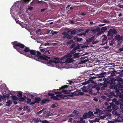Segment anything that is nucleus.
I'll return each mask as SVG.
<instances>
[{
  "mask_svg": "<svg viewBox=\"0 0 123 123\" xmlns=\"http://www.w3.org/2000/svg\"><path fill=\"white\" fill-rule=\"evenodd\" d=\"M41 53L39 51L37 52V54L34 56V59L38 61L41 62L43 61L45 62L47 64H49L53 63L56 64H58L60 66L62 65V64L65 63V62L59 61V58L58 57L54 58L53 60L50 59V58L48 56L43 55L40 56Z\"/></svg>",
  "mask_w": 123,
  "mask_h": 123,
  "instance_id": "obj_1",
  "label": "nucleus"
},
{
  "mask_svg": "<svg viewBox=\"0 0 123 123\" xmlns=\"http://www.w3.org/2000/svg\"><path fill=\"white\" fill-rule=\"evenodd\" d=\"M116 80L117 81L118 84L116 85L115 83H112L110 85V88L112 89H115L116 90L115 92L117 95L120 97L122 98L123 97V88L121 86V84L123 83V81L120 78H117Z\"/></svg>",
  "mask_w": 123,
  "mask_h": 123,
  "instance_id": "obj_2",
  "label": "nucleus"
},
{
  "mask_svg": "<svg viewBox=\"0 0 123 123\" xmlns=\"http://www.w3.org/2000/svg\"><path fill=\"white\" fill-rule=\"evenodd\" d=\"M81 89L83 92H87L88 91V93L89 94H91L92 93V92L94 90H96L98 91L100 90V88L96 85H93L90 84L89 85H88L86 86H84ZM92 93H93V92H92Z\"/></svg>",
  "mask_w": 123,
  "mask_h": 123,
  "instance_id": "obj_3",
  "label": "nucleus"
},
{
  "mask_svg": "<svg viewBox=\"0 0 123 123\" xmlns=\"http://www.w3.org/2000/svg\"><path fill=\"white\" fill-rule=\"evenodd\" d=\"M12 44L13 45V48L20 53L22 50L25 47L23 44L19 43L16 41L12 42Z\"/></svg>",
  "mask_w": 123,
  "mask_h": 123,
  "instance_id": "obj_4",
  "label": "nucleus"
},
{
  "mask_svg": "<svg viewBox=\"0 0 123 123\" xmlns=\"http://www.w3.org/2000/svg\"><path fill=\"white\" fill-rule=\"evenodd\" d=\"M55 94H56V96H53L51 97L54 100H59L61 99V98H64L65 95L61 94L62 93L61 91L59 92H55Z\"/></svg>",
  "mask_w": 123,
  "mask_h": 123,
  "instance_id": "obj_5",
  "label": "nucleus"
},
{
  "mask_svg": "<svg viewBox=\"0 0 123 123\" xmlns=\"http://www.w3.org/2000/svg\"><path fill=\"white\" fill-rule=\"evenodd\" d=\"M117 32L115 29H110L108 31L107 34L108 36H111V37L113 38L114 35H116L117 34Z\"/></svg>",
  "mask_w": 123,
  "mask_h": 123,
  "instance_id": "obj_6",
  "label": "nucleus"
},
{
  "mask_svg": "<svg viewBox=\"0 0 123 123\" xmlns=\"http://www.w3.org/2000/svg\"><path fill=\"white\" fill-rule=\"evenodd\" d=\"M24 49H23L21 52L20 53L26 56H29L28 53L30 51V49L29 48L25 46Z\"/></svg>",
  "mask_w": 123,
  "mask_h": 123,
  "instance_id": "obj_7",
  "label": "nucleus"
},
{
  "mask_svg": "<svg viewBox=\"0 0 123 123\" xmlns=\"http://www.w3.org/2000/svg\"><path fill=\"white\" fill-rule=\"evenodd\" d=\"M97 26V27H96L95 28L92 29L91 30V31L94 33H96L97 31V36H99L103 33L101 32V31H100L101 29L100 28L98 27Z\"/></svg>",
  "mask_w": 123,
  "mask_h": 123,
  "instance_id": "obj_8",
  "label": "nucleus"
},
{
  "mask_svg": "<svg viewBox=\"0 0 123 123\" xmlns=\"http://www.w3.org/2000/svg\"><path fill=\"white\" fill-rule=\"evenodd\" d=\"M28 54L29 56H27V57L34 59V56L36 54V51L35 50H30Z\"/></svg>",
  "mask_w": 123,
  "mask_h": 123,
  "instance_id": "obj_9",
  "label": "nucleus"
},
{
  "mask_svg": "<svg viewBox=\"0 0 123 123\" xmlns=\"http://www.w3.org/2000/svg\"><path fill=\"white\" fill-rule=\"evenodd\" d=\"M123 99H121V100L119 99L118 100H117L116 98H115L112 99V102L114 103L115 105H120L123 101Z\"/></svg>",
  "mask_w": 123,
  "mask_h": 123,
  "instance_id": "obj_10",
  "label": "nucleus"
},
{
  "mask_svg": "<svg viewBox=\"0 0 123 123\" xmlns=\"http://www.w3.org/2000/svg\"><path fill=\"white\" fill-rule=\"evenodd\" d=\"M67 86H63L61 87V89L60 90H62V91L61 92H63V93H64V94H67V95H68V94H69V92L70 91H67L65 90L64 89V88H67Z\"/></svg>",
  "mask_w": 123,
  "mask_h": 123,
  "instance_id": "obj_11",
  "label": "nucleus"
},
{
  "mask_svg": "<svg viewBox=\"0 0 123 123\" xmlns=\"http://www.w3.org/2000/svg\"><path fill=\"white\" fill-rule=\"evenodd\" d=\"M110 105L107 106V111H108L111 112L113 110V103L111 102L110 104Z\"/></svg>",
  "mask_w": 123,
  "mask_h": 123,
  "instance_id": "obj_12",
  "label": "nucleus"
},
{
  "mask_svg": "<svg viewBox=\"0 0 123 123\" xmlns=\"http://www.w3.org/2000/svg\"><path fill=\"white\" fill-rule=\"evenodd\" d=\"M80 49V46L78 45H77L74 48L73 50L70 52V53L72 54H74L76 52V50L79 49Z\"/></svg>",
  "mask_w": 123,
  "mask_h": 123,
  "instance_id": "obj_13",
  "label": "nucleus"
},
{
  "mask_svg": "<svg viewBox=\"0 0 123 123\" xmlns=\"http://www.w3.org/2000/svg\"><path fill=\"white\" fill-rule=\"evenodd\" d=\"M110 27V26L109 25L107 26L102 27L100 29L101 32L104 33L106 31L107 29H108Z\"/></svg>",
  "mask_w": 123,
  "mask_h": 123,
  "instance_id": "obj_14",
  "label": "nucleus"
},
{
  "mask_svg": "<svg viewBox=\"0 0 123 123\" xmlns=\"http://www.w3.org/2000/svg\"><path fill=\"white\" fill-rule=\"evenodd\" d=\"M106 95L109 98H111L114 96V97H116V95L115 94V93L114 92H111L110 94H108L107 93H106Z\"/></svg>",
  "mask_w": 123,
  "mask_h": 123,
  "instance_id": "obj_15",
  "label": "nucleus"
},
{
  "mask_svg": "<svg viewBox=\"0 0 123 123\" xmlns=\"http://www.w3.org/2000/svg\"><path fill=\"white\" fill-rule=\"evenodd\" d=\"M63 34L65 35L64 36V37L66 38L67 37L68 39H70L73 37L72 35H69L68 33H67H67H64Z\"/></svg>",
  "mask_w": 123,
  "mask_h": 123,
  "instance_id": "obj_16",
  "label": "nucleus"
},
{
  "mask_svg": "<svg viewBox=\"0 0 123 123\" xmlns=\"http://www.w3.org/2000/svg\"><path fill=\"white\" fill-rule=\"evenodd\" d=\"M115 38L120 43H122V40H121V37L118 35H117L115 36Z\"/></svg>",
  "mask_w": 123,
  "mask_h": 123,
  "instance_id": "obj_17",
  "label": "nucleus"
},
{
  "mask_svg": "<svg viewBox=\"0 0 123 123\" xmlns=\"http://www.w3.org/2000/svg\"><path fill=\"white\" fill-rule=\"evenodd\" d=\"M79 95V94H78V92H77V93H69V94H68L67 95L69 97H73L74 95L75 96H78Z\"/></svg>",
  "mask_w": 123,
  "mask_h": 123,
  "instance_id": "obj_18",
  "label": "nucleus"
},
{
  "mask_svg": "<svg viewBox=\"0 0 123 123\" xmlns=\"http://www.w3.org/2000/svg\"><path fill=\"white\" fill-rule=\"evenodd\" d=\"M73 58L71 57L67 58L65 61L66 62V63H68L72 62H73Z\"/></svg>",
  "mask_w": 123,
  "mask_h": 123,
  "instance_id": "obj_19",
  "label": "nucleus"
},
{
  "mask_svg": "<svg viewBox=\"0 0 123 123\" xmlns=\"http://www.w3.org/2000/svg\"><path fill=\"white\" fill-rule=\"evenodd\" d=\"M94 39V37H92L91 38H88L86 40V41L87 43H90Z\"/></svg>",
  "mask_w": 123,
  "mask_h": 123,
  "instance_id": "obj_20",
  "label": "nucleus"
},
{
  "mask_svg": "<svg viewBox=\"0 0 123 123\" xmlns=\"http://www.w3.org/2000/svg\"><path fill=\"white\" fill-rule=\"evenodd\" d=\"M94 78H95V77H94L89 78L88 80L87 81V84H89L90 83H92L93 82V79Z\"/></svg>",
  "mask_w": 123,
  "mask_h": 123,
  "instance_id": "obj_21",
  "label": "nucleus"
},
{
  "mask_svg": "<svg viewBox=\"0 0 123 123\" xmlns=\"http://www.w3.org/2000/svg\"><path fill=\"white\" fill-rule=\"evenodd\" d=\"M74 39L77 41V42H81L83 41L82 38H79L76 37H74Z\"/></svg>",
  "mask_w": 123,
  "mask_h": 123,
  "instance_id": "obj_22",
  "label": "nucleus"
},
{
  "mask_svg": "<svg viewBox=\"0 0 123 123\" xmlns=\"http://www.w3.org/2000/svg\"><path fill=\"white\" fill-rule=\"evenodd\" d=\"M12 104V101L10 100H8L6 102V106H9Z\"/></svg>",
  "mask_w": 123,
  "mask_h": 123,
  "instance_id": "obj_23",
  "label": "nucleus"
},
{
  "mask_svg": "<svg viewBox=\"0 0 123 123\" xmlns=\"http://www.w3.org/2000/svg\"><path fill=\"white\" fill-rule=\"evenodd\" d=\"M33 121L35 123H38L40 122L41 121L39 118H34L33 119Z\"/></svg>",
  "mask_w": 123,
  "mask_h": 123,
  "instance_id": "obj_24",
  "label": "nucleus"
},
{
  "mask_svg": "<svg viewBox=\"0 0 123 123\" xmlns=\"http://www.w3.org/2000/svg\"><path fill=\"white\" fill-rule=\"evenodd\" d=\"M35 102L36 103H39V102L41 100V99L39 97H38L37 98H35Z\"/></svg>",
  "mask_w": 123,
  "mask_h": 123,
  "instance_id": "obj_25",
  "label": "nucleus"
},
{
  "mask_svg": "<svg viewBox=\"0 0 123 123\" xmlns=\"http://www.w3.org/2000/svg\"><path fill=\"white\" fill-rule=\"evenodd\" d=\"M106 73L105 72H102L99 74L98 76V77L100 78L104 77V75Z\"/></svg>",
  "mask_w": 123,
  "mask_h": 123,
  "instance_id": "obj_26",
  "label": "nucleus"
},
{
  "mask_svg": "<svg viewBox=\"0 0 123 123\" xmlns=\"http://www.w3.org/2000/svg\"><path fill=\"white\" fill-rule=\"evenodd\" d=\"M71 32V35H74L76 34L77 32V31L75 30H73V31H67V33Z\"/></svg>",
  "mask_w": 123,
  "mask_h": 123,
  "instance_id": "obj_27",
  "label": "nucleus"
},
{
  "mask_svg": "<svg viewBox=\"0 0 123 123\" xmlns=\"http://www.w3.org/2000/svg\"><path fill=\"white\" fill-rule=\"evenodd\" d=\"M78 53H75L73 55V58H78L80 56L78 55Z\"/></svg>",
  "mask_w": 123,
  "mask_h": 123,
  "instance_id": "obj_28",
  "label": "nucleus"
},
{
  "mask_svg": "<svg viewBox=\"0 0 123 123\" xmlns=\"http://www.w3.org/2000/svg\"><path fill=\"white\" fill-rule=\"evenodd\" d=\"M83 117L84 119H86V118H90L89 116H88L87 113H84L83 115Z\"/></svg>",
  "mask_w": 123,
  "mask_h": 123,
  "instance_id": "obj_29",
  "label": "nucleus"
},
{
  "mask_svg": "<svg viewBox=\"0 0 123 123\" xmlns=\"http://www.w3.org/2000/svg\"><path fill=\"white\" fill-rule=\"evenodd\" d=\"M87 113L90 118L92 116H93V112H91V111H89L88 113Z\"/></svg>",
  "mask_w": 123,
  "mask_h": 123,
  "instance_id": "obj_30",
  "label": "nucleus"
},
{
  "mask_svg": "<svg viewBox=\"0 0 123 123\" xmlns=\"http://www.w3.org/2000/svg\"><path fill=\"white\" fill-rule=\"evenodd\" d=\"M11 97L12 98V100H17L18 99L17 97L16 96L12 95Z\"/></svg>",
  "mask_w": 123,
  "mask_h": 123,
  "instance_id": "obj_31",
  "label": "nucleus"
},
{
  "mask_svg": "<svg viewBox=\"0 0 123 123\" xmlns=\"http://www.w3.org/2000/svg\"><path fill=\"white\" fill-rule=\"evenodd\" d=\"M74 42L72 40H70L68 42H67L66 43L67 44H70L71 43H74Z\"/></svg>",
  "mask_w": 123,
  "mask_h": 123,
  "instance_id": "obj_32",
  "label": "nucleus"
},
{
  "mask_svg": "<svg viewBox=\"0 0 123 123\" xmlns=\"http://www.w3.org/2000/svg\"><path fill=\"white\" fill-rule=\"evenodd\" d=\"M118 108V107L116 105L114 104V103H113V110H117Z\"/></svg>",
  "mask_w": 123,
  "mask_h": 123,
  "instance_id": "obj_33",
  "label": "nucleus"
},
{
  "mask_svg": "<svg viewBox=\"0 0 123 123\" xmlns=\"http://www.w3.org/2000/svg\"><path fill=\"white\" fill-rule=\"evenodd\" d=\"M87 61V60H81V61L79 63L83 64L84 63H85Z\"/></svg>",
  "mask_w": 123,
  "mask_h": 123,
  "instance_id": "obj_34",
  "label": "nucleus"
},
{
  "mask_svg": "<svg viewBox=\"0 0 123 123\" xmlns=\"http://www.w3.org/2000/svg\"><path fill=\"white\" fill-rule=\"evenodd\" d=\"M75 46V44L74 42L71 45L70 47V49H72L73 48H74V47Z\"/></svg>",
  "mask_w": 123,
  "mask_h": 123,
  "instance_id": "obj_35",
  "label": "nucleus"
},
{
  "mask_svg": "<svg viewBox=\"0 0 123 123\" xmlns=\"http://www.w3.org/2000/svg\"><path fill=\"white\" fill-rule=\"evenodd\" d=\"M41 31V29H39L37 30L36 31V34L37 35H39L40 33V31Z\"/></svg>",
  "mask_w": 123,
  "mask_h": 123,
  "instance_id": "obj_36",
  "label": "nucleus"
},
{
  "mask_svg": "<svg viewBox=\"0 0 123 123\" xmlns=\"http://www.w3.org/2000/svg\"><path fill=\"white\" fill-rule=\"evenodd\" d=\"M18 96L19 97H22V94L21 92H18Z\"/></svg>",
  "mask_w": 123,
  "mask_h": 123,
  "instance_id": "obj_37",
  "label": "nucleus"
},
{
  "mask_svg": "<svg viewBox=\"0 0 123 123\" xmlns=\"http://www.w3.org/2000/svg\"><path fill=\"white\" fill-rule=\"evenodd\" d=\"M31 0H22L24 2L26 3H28L29 2H30Z\"/></svg>",
  "mask_w": 123,
  "mask_h": 123,
  "instance_id": "obj_38",
  "label": "nucleus"
},
{
  "mask_svg": "<svg viewBox=\"0 0 123 123\" xmlns=\"http://www.w3.org/2000/svg\"><path fill=\"white\" fill-rule=\"evenodd\" d=\"M3 96H4V97H5L6 98H8L9 97V95L6 93L5 94H4L3 95Z\"/></svg>",
  "mask_w": 123,
  "mask_h": 123,
  "instance_id": "obj_39",
  "label": "nucleus"
},
{
  "mask_svg": "<svg viewBox=\"0 0 123 123\" xmlns=\"http://www.w3.org/2000/svg\"><path fill=\"white\" fill-rule=\"evenodd\" d=\"M107 80L108 83L109 84H110V85L111 84H112V83H113V81L111 80Z\"/></svg>",
  "mask_w": 123,
  "mask_h": 123,
  "instance_id": "obj_40",
  "label": "nucleus"
},
{
  "mask_svg": "<svg viewBox=\"0 0 123 123\" xmlns=\"http://www.w3.org/2000/svg\"><path fill=\"white\" fill-rule=\"evenodd\" d=\"M98 41L97 40H96V41H95L93 40L92 41V44H95L98 43Z\"/></svg>",
  "mask_w": 123,
  "mask_h": 123,
  "instance_id": "obj_41",
  "label": "nucleus"
},
{
  "mask_svg": "<svg viewBox=\"0 0 123 123\" xmlns=\"http://www.w3.org/2000/svg\"><path fill=\"white\" fill-rule=\"evenodd\" d=\"M118 118L119 120L120 121H122L123 122V117L121 116H119Z\"/></svg>",
  "mask_w": 123,
  "mask_h": 123,
  "instance_id": "obj_42",
  "label": "nucleus"
},
{
  "mask_svg": "<svg viewBox=\"0 0 123 123\" xmlns=\"http://www.w3.org/2000/svg\"><path fill=\"white\" fill-rule=\"evenodd\" d=\"M19 100L20 101H23L25 100V99H24L23 98H22V97H20L19 98Z\"/></svg>",
  "mask_w": 123,
  "mask_h": 123,
  "instance_id": "obj_43",
  "label": "nucleus"
},
{
  "mask_svg": "<svg viewBox=\"0 0 123 123\" xmlns=\"http://www.w3.org/2000/svg\"><path fill=\"white\" fill-rule=\"evenodd\" d=\"M78 94H79V95H83L84 94V93L83 92H81L80 91L78 92Z\"/></svg>",
  "mask_w": 123,
  "mask_h": 123,
  "instance_id": "obj_44",
  "label": "nucleus"
},
{
  "mask_svg": "<svg viewBox=\"0 0 123 123\" xmlns=\"http://www.w3.org/2000/svg\"><path fill=\"white\" fill-rule=\"evenodd\" d=\"M112 113L114 115H116L117 114V112L116 111L113 110L112 111Z\"/></svg>",
  "mask_w": 123,
  "mask_h": 123,
  "instance_id": "obj_45",
  "label": "nucleus"
},
{
  "mask_svg": "<svg viewBox=\"0 0 123 123\" xmlns=\"http://www.w3.org/2000/svg\"><path fill=\"white\" fill-rule=\"evenodd\" d=\"M103 22L104 23H109L110 22L108 21H107L105 19H104L103 21Z\"/></svg>",
  "mask_w": 123,
  "mask_h": 123,
  "instance_id": "obj_46",
  "label": "nucleus"
},
{
  "mask_svg": "<svg viewBox=\"0 0 123 123\" xmlns=\"http://www.w3.org/2000/svg\"><path fill=\"white\" fill-rule=\"evenodd\" d=\"M48 101L47 99H45V100H42L41 101V103L44 104L46 103V101Z\"/></svg>",
  "mask_w": 123,
  "mask_h": 123,
  "instance_id": "obj_47",
  "label": "nucleus"
},
{
  "mask_svg": "<svg viewBox=\"0 0 123 123\" xmlns=\"http://www.w3.org/2000/svg\"><path fill=\"white\" fill-rule=\"evenodd\" d=\"M120 107L121 109H122V110H123V101L122 102L121 104L120 105Z\"/></svg>",
  "mask_w": 123,
  "mask_h": 123,
  "instance_id": "obj_48",
  "label": "nucleus"
},
{
  "mask_svg": "<svg viewBox=\"0 0 123 123\" xmlns=\"http://www.w3.org/2000/svg\"><path fill=\"white\" fill-rule=\"evenodd\" d=\"M48 95L49 96H52L53 97L54 96H53L54 95V94L53 93H48Z\"/></svg>",
  "mask_w": 123,
  "mask_h": 123,
  "instance_id": "obj_49",
  "label": "nucleus"
},
{
  "mask_svg": "<svg viewBox=\"0 0 123 123\" xmlns=\"http://www.w3.org/2000/svg\"><path fill=\"white\" fill-rule=\"evenodd\" d=\"M58 105V104H53L52 105V106L53 108L55 107H57Z\"/></svg>",
  "mask_w": 123,
  "mask_h": 123,
  "instance_id": "obj_50",
  "label": "nucleus"
},
{
  "mask_svg": "<svg viewBox=\"0 0 123 123\" xmlns=\"http://www.w3.org/2000/svg\"><path fill=\"white\" fill-rule=\"evenodd\" d=\"M17 100H12V101L14 104H18V102Z\"/></svg>",
  "mask_w": 123,
  "mask_h": 123,
  "instance_id": "obj_51",
  "label": "nucleus"
},
{
  "mask_svg": "<svg viewBox=\"0 0 123 123\" xmlns=\"http://www.w3.org/2000/svg\"><path fill=\"white\" fill-rule=\"evenodd\" d=\"M38 3H41V4H42L46 3L45 2L43 1H38Z\"/></svg>",
  "mask_w": 123,
  "mask_h": 123,
  "instance_id": "obj_52",
  "label": "nucleus"
},
{
  "mask_svg": "<svg viewBox=\"0 0 123 123\" xmlns=\"http://www.w3.org/2000/svg\"><path fill=\"white\" fill-rule=\"evenodd\" d=\"M27 99V102L28 103H30L31 101V99L29 98H28Z\"/></svg>",
  "mask_w": 123,
  "mask_h": 123,
  "instance_id": "obj_53",
  "label": "nucleus"
},
{
  "mask_svg": "<svg viewBox=\"0 0 123 123\" xmlns=\"http://www.w3.org/2000/svg\"><path fill=\"white\" fill-rule=\"evenodd\" d=\"M42 123H49V122L46 120H44L42 122Z\"/></svg>",
  "mask_w": 123,
  "mask_h": 123,
  "instance_id": "obj_54",
  "label": "nucleus"
},
{
  "mask_svg": "<svg viewBox=\"0 0 123 123\" xmlns=\"http://www.w3.org/2000/svg\"><path fill=\"white\" fill-rule=\"evenodd\" d=\"M93 100L96 102H97L98 101V99L96 97H94V98Z\"/></svg>",
  "mask_w": 123,
  "mask_h": 123,
  "instance_id": "obj_55",
  "label": "nucleus"
},
{
  "mask_svg": "<svg viewBox=\"0 0 123 123\" xmlns=\"http://www.w3.org/2000/svg\"><path fill=\"white\" fill-rule=\"evenodd\" d=\"M90 29H88L85 31V32L86 33H88L90 31Z\"/></svg>",
  "mask_w": 123,
  "mask_h": 123,
  "instance_id": "obj_56",
  "label": "nucleus"
},
{
  "mask_svg": "<svg viewBox=\"0 0 123 123\" xmlns=\"http://www.w3.org/2000/svg\"><path fill=\"white\" fill-rule=\"evenodd\" d=\"M118 6L120 8H122L123 9V5H121L120 4H119L118 5Z\"/></svg>",
  "mask_w": 123,
  "mask_h": 123,
  "instance_id": "obj_57",
  "label": "nucleus"
},
{
  "mask_svg": "<svg viewBox=\"0 0 123 123\" xmlns=\"http://www.w3.org/2000/svg\"><path fill=\"white\" fill-rule=\"evenodd\" d=\"M28 107L27 106H24V110H26L28 108Z\"/></svg>",
  "mask_w": 123,
  "mask_h": 123,
  "instance_id": "obj_58",
  "label": "nucleus"
},
{
  "mask_svg": "<svg viewBox=\"0 0 123 123\" xmlns=\"http://www.w3.org/2000/svg\"><path fill=\"white\" fill-rule=\"evenodd\" d=\"M36 103L35 101H34V102H31L30 103V105H34Z\"/></svg>",
  "mask_w": 123,
  "mask_h": 123,
  "instance_id": "obj_59",
  "label": "nucleus"
},
{
  "mask_svg": "<svg viewBox=\"0 0 123 123\" xmlns=\"http://www.w3.org/2000/svg\"><path fill=\"white\" fill-rule=\"evenodd\" d=\"M107 37L105 35L104 36L103 38V40H105L107 39Z\"/></svg>",
  "mask_w": 123,
  "mask_h": 123,
  "instance_id": "obj_60",
  "label": "nucleus"
},
{
  "mask_svg": "<svg viewBox=\"0 0 123 123\" xmlns=\"http://www.w3.org/2000/svg\"><path fill=\"white\" fill-rule=\"evenodd\" d=\"M45 50V49L44 48L40 49V51L41 52H44Z\"/></svg>",
  "mask_w": 123,
  "mask_h": 123,
  "instance_id": "obj_61",
  "label": "nucleus"
},
{
  "mask_svg": "<svg viewBox=\"0 0 123 123\" xmlns=\"http://www.w3.org/2000/svg\"><path fill=\"white\" fill-rule=\"evenodd\" d=\"M102 98L103 99L105 100H106L107 98V97L105 96H102Z\"/></svg>",
  "mask_w": 123,
  "mask_h": 123,
  "instance_id": "obj_62",
  "label": "nucleus"
},
{
  "mask_svg": "<svg viewBox=\"0 0 123 123\" xmlns=\"http://www.w3.org/2000/svg\"><path fill=\"white\" fill-rule=\"evenodd\" d=\"M96 111L97 113H98L100 112V110L98 108H96Z\"/></svg>",
  "mask_w": 123,
  "mask_h": 123,
  "instance_id": "obj_63",
  "label": "nucleus"
},
{
  "mask_svg": "<svg viewBox=\"0 0 123 123\" xmlns=\"http://www.w3.org/2000/svg\"><path fill=\"white\" fill-rule=\"evenodd\" d=\"M47 115L48 116H50L52 115V113L50 112H49L47 113Z\"/></svg>",
  "mask_w": 123,
  "mask_h": 123,
  "instance_id": "obj_64",
  "label": "nucleus"
}]
</instances>
